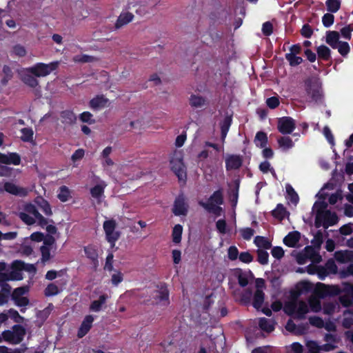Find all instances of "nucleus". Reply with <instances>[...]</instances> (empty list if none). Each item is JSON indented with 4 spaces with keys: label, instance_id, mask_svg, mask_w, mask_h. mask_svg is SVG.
<instances>
[{
    "label": "nucleus",
    "instance_id": "f257e3e1",
    "mask_svg": "<svg viewBox=\"0 0 353 353\" xmlns=\"http://www.w3.org/2000/svg\"><path fill=\"white\" fill-rule=\"evenodd\" d=\"M149 299L144 301L145 304L168 306L170 304L169 290L165 283L157 285L154 290H147Z\"/></svg>",
    "mask_w": 353,
    "mask_h": 353
},
{
    "label": "nucleus",
    "instance_id": "f03ea898",
    "mask_svg": "<svg viewBox=\"0 0 353 353\" xmlns=\"http://www.w3.org/2000/svg\"><path fill=\"white\" fill-rule=\"evenodd\" d=\"M305 90L312 101L321 104L323 101L321 83L318 79L310 77L304 81Z\"/></svg>",
    "mask_w": 353,
    "mask_h": 353
},
{
    "label": "nucleus",
    "instance_id": "7ed1b4c3",
    "mask_svg": "<svg viewBox=\"0 0 353 353\" xmlns=\"http://www.w3.org/2000/svg\"><path fill=\"white\" fill-rule=\"evenodd\" d=\"M26 334L25 327L20 325H14L12 330H6L3 332V341L12 345H17L21 343Z\"/></svg>",
    "mask_w": 353,
    "mask_h": 353
},
{
    "label": "nucleus",
    "instance_id": "20e7f679",
    "mask_svg": "<svg viewBox=\"0 0 353 353\" xmlns=\"http://www.w3.org/2000/svg\"><path fill=\"white\" fill-rule=\"evenodd\" d=\"M117 223L115 219L106 220L103 223L106 241L114 248L116 242L119 239L121 232L116 230Z\"/></svg>",
    "mask_w": 353,
    "mask_h": 353
},
{
    "label": "nucleus",
    "instance_id": "39448f33",
    "mask_svg": "<svg viewBox=\"0 0 353 353\" xmlns=\"http://www.w3.org/2000/svg\"><path fill=\"white\" fill-rule=\"evenodd\" d=\"M57 61L51 62L48 64L37 63L33 66L28 68V71L37 77H46L55 70L58 67Z\"/></svg>",
    "mask_w": 353,
    "mask_h": 353
},
{
    "label": "nucleus",
    "instance_id": "423d86ee",
    "mask_svg": "<svg viewBox=\"0 0 353 353\" xmlns=\"http://www.w3.org/2000/svg\"><path fill=\"white\" fill-rule=\"evenodd\" d=\"M170 168L178 177L179 181H185L187 173L181 154H174L170 160Z\"/></svg>",
    "mask_w": 353,
    "mask_h": 353
},
{
    "label": "nucleus",
    "instance_id": "0eeeda50",
    "mask_svg": "<svg viewBox=\"0 0 353 353\" xmlns=\"http://www.w3.org/2000/svg\"><path fill=\"white\" fill-rule=\"evenodd\" d=\"M295 128V120L291 117H283L278 119L277 129L282 134H290Z\"/></svg>",
    "mask_w": 353,
    "mask_h": 353
},
{
    "label": "nucleus",
    "instance_id": "6e6552de",
    "mask_svg": "<svg viewBox=\"0 0 353 353\" xmlns=\"http://www.w3.org/2000/svg\"><path fill=\"white\" fill-rule=\"evenodd\" d=\"M188 211V205L185 202V198L183 194H180L174 200L172 212L176 216H185Z\"/></svg>",
    "mask_w": 353,
    "mask_h": 353
},
{
    "label": "nucleus",
    "instance_id": "1a4fd4ad",
    "mask_svg": "<svg viewBox=\"0 0 353 353\" xmlns=\"http://www.w3.org/2000/svg\"><path fill=\"white\" fill-rule=\"evenodd\" d=\"M243 157L239 154H229L226 157L225 169L227 171L239 169L243 164Z\"/></svg>",
    "mask_w": 353,
    "mask_h": 353
},
{
    "label": "nucleus",
    "instance_id": "9d476101",
    "mask_svg": "<svg viewBox=\"0 0 353 353\" xmlns=\"http://www.w3.org/2000/svg\"><path fill=\"white\" fill-rule=\"evenodd\" d=\"M339 221L338 216L335 212H332L330 210H325L320 219L319 228L323 226L325 229L328 227L335 225Z\"/></svg>",
    "mask_w": 353,
    "mask_h": 353
},
{
    "label": "nucleus",
    "instance_id": "9b49d317",
    "mask_svg": "<svg viewBox=\"0 0 353 353\" xmlns=\"http://www.w3.org/2000/svg\"><path fill=\"white\" fill-rule=\"evenodd\" d=\"M3 189L6 192L12 195L21 197H25L28 194L26 188L17 186L12 182H6L3 185Z\"/></svg>",
    "mask_w": 353,
    "mask_h": 353
},
{
    "label": "nucleus",
    "instance_id": "f8f14e48",
    "mask_svg": "<svg viewBox=\"0 0 353 353\" xmlns=\"http://www.w3.org/2000/svg\"><path fill=\"white\" fill-rule=\"evenodd\" d=\"M24 263L21 261H14L12 263L13 270L8 273L9 281H21L23 279L22 274L20 270L24 268Z\"/></svg>",
    "mask_w": 353,
    "mask_h": 353
},
{
    "label": "nucleus",
    "instance_id": "ddd939ff",
    "mask_svg": "<svg viewBox=\"0 0 353 353\" xmlns=\"http://www.w3.org/2000/svg\"><path fill=\"white\" fill-rule=\"evenodd\" d=\"M93 321L94 318L92 315H87L84 318L77 332L79 338H82L88 334L92 327Z\"/></svg>",
    "mask_w": 353,
    "mask_h": 353
},
{
    "label": "nucleus",
    "instance_id": "4468645a",
    "mask_svg": "<svg viewBox=\"0 0 353 353\" xmlns=\"http://www.w3.org/2000/svg\"><path fill=\"white\" fill-rule=\"evenodd\" d=\"M301 239L299 231L289 232L283 239V243L289 248H294Z\"/></svg>",
    "mask_w": 353,
    "mask_h": 353
},
{
    "label": "nucleus",
    "instance_id": "2eb2a0df",
    "mask_svg": "<svg viewBox=\"0 0 353 353\" xmlns=\"http://www.w3.org/2000/svg\"><path fill=\"white\" fill-rule=\"evenodd\" d=\"M232 123V115H226L220 122L221 139L223 142L227 137L228 132Z\"/></svg>",
    "mask_w": 353,
    "mask_h": 353
},
{
    "label": "nucleus",
    "instance_id": "dca6fc26",
    "mask_svg": "<svg viewBox=\"0 0 353 353\" xmlns=\"http://www.w3.org/2000/svg\"><path fill=\"white\" fill-rule=\"evenodd\" d=\"M336 260L342 263L353 262V250H340L335 252Z\"/></svg>",
    "mask_w": 353,
    "mask_h": 353
},
{
    "label": "nucleus",
    "instance_id": "f3484780",
    "mask_svg": "<svg viewBox=\"0 0 353 353\" xmlns=\"http://www.w3.org/2000/svg\"><path fill=\"white\" fill-rule=\"evenodd\" d=\"M60 119L62 123L68 125H73L76 123L77 117L73 111L70 110H63L60 113Z\"/></svg>",
    "mask_w": 353,
    "mask_h": 353
},
{
    "label": "nucleus",
    "instance_id": "a211bd4d",
    "mask_svg": "<svg viewBox=\"0 0 353 353\" xmlns=\"http://www.w3.org/2000/svg\"><path fill=\"white\" fill-rule=\"evenodd\" d=\"M248 273L252 274L251 271L248 272L243 271L240 268H236L234 270V276L237 279L240 286L245 287L248 285Z\"/></svg>",
    "mask_w": 353,
    "mask_h": 353
},
{
    "label": "nucleus",
    "instance_id": "6ab92c4d",
    "mask_svg": "<svg viewBox=\"0 0 353 353\" xmlns=\"http://www.w3.org/2000/svg\"><path fill=\"white\" fill-rule=\"evenodd\" d=\"M314 207L316 208L314 225L316 228H319L320 225L319 222L320 221L321 215L327 210V203L325 201H316Z\"/></svg>",
    "mask_w": 353,
    "mask_h": 353
},
{
    "label": "nucleus",
    "instance_id": "aec40b11",
    "mask_svg": "<svg viewBox=\"0 0 353 353\" xmlns=\"http://www.w3.org/2000/svg\"><path fill=\"white\" fill-rule=\"evenodd\" d=\"M199 205L203 208L208 212L212 213L216 216H221L223 212V208L220 206L221 205H212V203H205L203 201H199Z\"/></svg>",
    "mask_w": 353,
    "mask_h": 353
},
{
    "label": "nucleus",
    "instance_id": "412c9836",
    "mask_svg": "<svg viewBox=\"0 0 353 353\" xmlns=\"http://www.w3.org/2000/svg\"><path fill=\"white\" fill-rule=\"evenodd\" d=\"M189 103L193 108H201L206 105V99L201 95L192 94L189 98Z\"/></svg>",
    "mask_w": 353,
    "mask_h": 353
},
{
    "label": "nucleus",
    "instance_id": "4be33fe9",
    "mask_svg": "<svg viewBox=\"0 0 353 353\" xmlns=\"http://www.w3.org/2000/svg\"><path fill=\"white\" fill-rule=\"evenodd\" d=\"M259 326L261 330L270 333L274 330L275 322L272 319L263 317L259 319Z\"/></svg>",
    "mask_w": 353,
    "mask_h": 353
},
{
    "label": "nucleus",
    "instance_id": "5701e85b",
    "mask_svg": "<svg viewBox=\"0 0 353 353\" xmlns=\"http://www.w3.org/2000/svg\"><path fill=\"white\" fill-rule=\"evenodd\" d=\"M205 203H212V205H223L224 203L223 190L219 189L214 191L209 197Z\"/></svg>",
    "mask_w": 353,
    "mask_h": 353
},
{
    "label": "nucleus",
    "instance_id": "b1692460",
    "mask_svg": "<svg viewBox=\"0 0 353 353\" xmlns=\"http://www.w3.org/2000/svg\"><path fill=\"white\" fill-rule=\"evenodd\" d=\"M108 299V296L106 294L100 295L98 300H94L91 303L90 310L95 312L101 311Z\"/></svg>",
    "mask_w": 353,
    "mask_h": 353
},
{
    "label": "nucleus",
    "instance_id": "393cba45",
    "mask_svg": "<svg viewBox=\"0 0 353 353\" xmlns=\"http://www.w3.org/2000/svg\"><path fill=\"white\" fill-rule=\"evenodd\" d=\"M108 102V99L103 95H97L90 100V106L92 109L102 108L107 105Z\"/></svg>",
    "mask_w": 353,
    "mask_h": 353
},
{
    "label": "nucleus",
    "instance_id": "a878e982",
    "mask_svg": "<svg viewBox=\"0 0 353 353\" xmlns=\"http://www.w3.org/2000/svg\"><path fill=\"white\" fill-rule=\"evenodd\" d=\"M240 181L239 180L234 181V186L229 190L228 195L230 203L232 206H236L238 198H239V190Z\"/></svg>",
    "mask_w": 353,
    "mask_h": 353
},
{
    "label": "nucleus",
    "instance_id": "bb28decb",
    "mask_svg": "<svg viewBox=\"0 0 353 353\" xmlns=\"http://www.w3.org/2000/svg\"><path fill=\"white\" fill-rule=\"evenodd\" d=\"M339 34L336 31H327L326 33V43L333 49H336L339 46Z\"/></svg>",
    "mask_w": 353,
    "mask_h": 353
},
{
    "label": "nucleus",
    "instance_id": "cd10ccee",
    "mask_svg": "<svg viewBox=\"0 0 353 353\" xmlns=\"http://www.w3.org/2000/svg\"><path fill=\"white\" fill-rule=\"evenodd\" d=\"M289 214V212L287 211L286 208L281 203L277 204L276 208L272 211V215L281 221Z\"/></svg>",
    "mask_w": 353,
    "mask_h": 353
},
{
    "label": "nucleus",
    "instance_id": "c85d7f7f",
    "mask_svg": "<svg viewBox=\"0 0 353 353\" xmlns=\"http://www.w3.org/2000/svg\"><path fill=\"white\" fill-rule=\"evenodd\" d=\"M264 299H265L264 292L262 290L257 289L255 291L254 297H253V301H252L253 307L254 308H256V310L260 309L263 305V303L264 302Z\"/></svg>",
    "mask_w": 353,
    "mask_h": 353
},
{
    "label": "nucleus",
    "instance_id": "c756f323",
    "mask_svg": "<svg viewBox=\"0 0 353 353\" xmlns=\"http://www.w3.org/2000/svg\"><path fill=\"white\" fill-rule=\"evenodd\" d=\"M254 141L256 147L260 148H265L268 142L267 134L263 131L256 132Z\"/></svg>",
    "mask_w": 353,
    "mask_h": 353
},
{
    "label": "nucleus",
    "instance_id": "7c9ffc66",
    "mask_svg": "<svg viewBox=\"0 0 353 353\" xmlns=\"http://www.w3.org/2000/svg\"><path fill=\"white\" fill-rule=\"evenodd\" d=\"M134 18V15L130 12L121 13L116 21L115 27L120 28L123 26L130 23Z\"/></svg>",
    "mask_w": 353,
    "mask_h": 353
},
{
    "label": "nucleus",
    "instance_id": "2f4dec72",
    "mask_svg": "<svg viewBox=\"0 0 353 353\" xmlns=\"http://www.w3.org/2000/svg\"><path fill=\"white\" fill-rule=\"evenodd\" d=\"M106 187V184L104 181H102L100 184H97L90 189V194L94 199L101 198L104 194V190Z\"/></svg>",
    "mask_w": 353,
    "mask_h": 353
},
{
    "label": "nucleus",
    "instance_id": "473e14b6",
    "mask_svg": "<svg viewBox=\"0 0 353 353\" xmlns=\"http://www.w3.org/2000/svg\"><path fill=\"white\" fill-rule=\"evenodd\" d=\"M316 52L319 58L321 59L328 61L331 58V50L325 45L319 46L316 49Z\"/></svg>",
    "mask_w": 353,
    "mask_h": 353
},
{
    "label": "nucleus",
    "instance_id": "72a5a7b5",
    "mask_svg": "<svg viewBox=\"0 0 353 353\" xmlns=\"http://www.w3.org/2000/svg\"><path fill=\"white\" fill-rule=\"evenodd\" d=\"M279 146L283 150H288L294 147V142L290 137H281L277 140Z\"/></svg>",
    "mask_w": 353,
    "mask_h": 353
},
{
    "label": "nucleus",
    "instance_id": "f704fd0d",
    "mask_svg": "<svg viewBox=\"0 0 353 353\" xmlns=\"http://www.w3.org/2000/svg\"><path fill=\"white\" fill-rule=\"evenodd\" d=\"M308 312L309 309L307 303L304 301H300L296 309V317L299 319H303Z\"/></svg>",
    "mask_w": 353,
    "mask_h": 353
},
{
    "label": "nucleus",
    "instance_id": "c9c22d12",
    "mask_svg": "<svg viewBox=\"0 0 353 353\" xmlns=\"http://www.w3.org/2000/svg\"><path fill=\"white\" fill-rule=\"evenodd\" d=\"M183 233V226L180 224L174 225L172 232V241L177 244L181 241Z\"/></svg>",
    "mask_w": 353,
    "mask_h": 353
},
{
    "label": "nucleus",
    "instance_id": "e433bc0d",
    "mask_svg": "<svg viewBox=\"0 0 353 353\" xmlns=\"http://www.w3.org/2000/svg\"><path fill=\"white\" fill-rule=\"evenodd\" d=\"M341 0H326L327 10L331 13H336L341 8Z\"/></svg>",
    "mask_w": 353,
    "mask_h": 353
},
{
    "label": "nucleus",
    "instance_id": "4c0bfd02",
    "mask_svg": "<svg viewBox=\"0 0 353 353\" xmlns=\"http://www.w3.org/2000/svg\"><path fill=\"white\" fill-rule=\"evenodd\" d=\"M254 243L258 248L268 250L272 247L271 242L267 238L261 236H257L254 239Z\"/></svg>",
    "mask_w": 353,
    "mask_h": 353
},
{
    "label": "nucleus",
    "instance_id": "58836bf2",
    "mask_svg": "<svg viewBox=\"0 0 353 353\" xmlns=\"http://www.w3.org/2000/svg\"><path fill=\"white\" fill-rule=\"evenodd\" d=\"M84 252L85 256L90 259L92 262L98 261V253L97 250L92 245H88L84 248Z\"/></svg>",
    "mask_w": 353,
    "mask_h": 353
},
{
    "label": "nucleus",
    "instance_id": "ea45409f",
    "mask_svg": "<svg viewBox=\"0 0 353 353\" xmlns=\"http://www.w3.org/2000/svg\"><path fill=\"white\" fill-rule=\"evenodd\" d=\"M285 58L291 67L297 66L303 61L302 57L289 53L285 54Z\"/></svg>",
    "mask_w": 353,
    "mask_h": 353
},
{
    "label": "nucleus",
    "instance_id": "a19ab883",
    "mask_svg": "<svg viewBox=\"0 0 353 353\" xmlns=\"http://www.w3.org/2000/svg\"><path fill=\"white\" fill-rule=\"evenodd\" d=\"M286 192L292 203L296 205L299 201L298 194L290 184L286 185Z\"/></svg>",
    "mask_w": 353,
    "mask_h": 353
},
{
    "label": "nucleus",
    "instance_id": "79ce46f5",
    "mask_svg": "<svg viewBox=\"0 0 353 353\" xmlns=\"http://www.w3.org/2000/svg\"><path fill=\"white\" fill-rule=\"evenodd\" d=\"M57 197L61 202H66L68 201L71 197L69 188L65 185L60 187Z\"/></svg>",
    "mask_w": 353,
    "mask_h": 353
},
{
    "label": "nucleus",
    "instance_id": "37998d69",
    "mask_svg": "<svg viewBox=\"0 0 353 353\" xmlns=\"http://www.w3.org/2000/svg\"><path fill=\"white\" fill-rule=\"evenodd\" d=\"M23 82L30 88H34L39 85L38 80L33 74H24L22 77Z\"/></svg>",
    "mask_w": 353,
    "mask_h": 353
},
{
    "label": "nucleus",
    "instance_id": "c03bdc74",
    "mask_svg": "<svg viewBox=\"0 0 353 353\" xmlns=\"http://www.w3.org/2000/svg\"><path fill=\"white\" fill-rule=\"evenodd\" d=\"M21 139L24 142H30L33 140L34 132L31 128H23L21 130Z\"/></svg>",
    "mask_w": 353,
    "mask_h": 353
},
{
    "label": "nucleus",
    "instance_id": "a18cd8bd",
    "mask_svg": "<svg viewBox=\"0 0 353 353\" xmlns=\"http://www.w3.org/2000/svg\"><path fill=\"white\" fill-rule=\"evenodd\" d=\"M60 292L58 286L54 283H51L47 285L44 290V294L46 296H52L57 295Z\"/></svg>",
    "mask_w": 353,
    "mask_h": 353
},
{
    "label": "nucleus",
    "instance_id": "49530a36",
    "mask_svg": "<svg viewBox=\"0 0 353 353\" xmlns=\"http://www.w3.org/2000/svg\"><path fill=\"white\" fill-rule=\"evenodd\" d=\"M8 313L9 317L12 320H13V321L14 323H22L25 320L24 317L21 316L19 314V312L13 308H10V310H8Z\"/></svg>",
    "mask_w": 353,
    "mask_h": 353
},
{
    "label": "nucleus",
    "instance_id": "de8ad7c7",
    "mask_svg": "<svg viewBox=\"0 0 353 353\" xmlns=\"http://www.w3.org/2000/svg\"><path fill=\"white\" fill-rule=\"evenodd\" d=\"M269 254L267 251L259 249L257 250V261L261 265H266L268 263Z\"/></svg>",
    "mask_w": 353,
    "mask_h": 353
},
{
    "label": "nucleus",
    "instance_id": "09e8293b",
    "mask_svg": "<svg viewBox=\"0 0 353 353\" xmlns=\"http://www.w3.org/2000/svg\"><path fill=\"white\" fill-rule=\"evenodd\" d=\"M241 237L246 241H249L254 236L255 231L251 228H243L239 230Z\"/></svg>",
    "mask_w": 353,
    "mask_h": 353
},
{
    "label": "nucleus",
    "instance_id": "8fccbe9b",
    "mask_svg": "<svg viewBox=\"0 0 353 353\" xmlns=\"http://www.w3.org/2000/svg\"><path fill=\"white\" fill-rule=\"evenodd\" d=\"M336 49H338L339 52L343 57H345L350 50V45L346 41H340L339 43V46H337Z\"/></svg>",
    "mask_w": 353,
    "mask_h": 353
},
{
    "label": "nucleus",
    "instance_id": "3c124183",
    "mask_svg": "<svg viewBox=\"0 0 353 353\" xmlns=\"http://www.w3.org/2000/svg\"><path fill=\"white\" fill-rule=\"evenodd\" d=\"M18 216L20 218V219L28 225H32L35 223V218L31 216L30 215L28 214V213L26 212H19Z\"/></svg>",
    "mask_w": 353,
    "mask_h": 353
},
{
    "label": "nucleus",
    "instance_id": "603ef678",
    "mask_svg": "<svg viewBox=\"0 0 353 353\" xmlns=\"http://www.w3.org/2000/svg\"><path fill=\"white\" fill-rule=\"evenodd\" d=\"M8 165H18L21 163V157L17 152H10L8 154Z\"/></svg>",
    "mask_w": 353,
    "mask_h": 353
},
{
    "label": "nucleus",
    "instance_id": "864d4df0",
    "mask_svg": "<svg viewBox=\"0 0 353 353\" xmlns=\"http://www.w3.org/2000/svg\"><path fill=\"white\" fill-rule=\"evenodd\" d=\"M306 347L307 348V353H319L321 351V345L314 341H309L306 343Z\"/></svg>",
    "mask_w": 353,
    "mask_h": 353
},
{
    "label": "nucleus",
    "instance_id": "5fc2aeb1",
    "mask_svg": "<svg viewBox=\"0 0 353 353\" xmlns=\"http://www.w3.org/2000/svg\"><path fill=\"white\" fill-rule=\"evenodd\" d=\"M334 21V16L332 14V13H325L322 17V23L323 25L325 28L330 27Z\"/></svg>",
    "mask_w": 353,
    "mask_h": 353
},
{
    "label": "nucleus",
    "instance_id": "6e6d98bb",
    "mask_svg": "<svg viewBox=\"0 0 353 353\" xmlns=\"http://www.w3.org/2000/svg\"><path fill=\"white\" fill-rule=\"evenodd\" d=\"M339 301L341 304L345 307H349L353 305V299L350 295L343 294L339 296Z\"/></svg>",
    "mask_w": 353,
    "mask_h": 353
},
{
    "label": "nucleus",
    "instance_id": "4d7b16f0",
    "mask_svg": "<svg viewBox=\"0 0 353 353\" xmlns=\"http://www.w3.org/2000/svg\"><path fill=\"white\" fill-rule=\"evenodd\" d=\"M40 251L41 253V261L45 263L50 259V249L48 246L42 245L40 248Z\"/></svg>",
    "mask_w": 353,
    "mask_h": 353
},
{
    "label": "nucleus",
    "instance_id": "13d9d810",
    "mask_svg": "<svg viewBox=\"0 0 353 353\" xmlns=\"http://www.w3.org/2000/svg\"><path fill=\"white\" fill-rule=\"evenodd\" d=\"M27 291V287H19L15 288L11 294L12 299L14 301L18 298L22 297Z\"/></svg>",
    "mask_w": 353,
    "mask_h": 353
},
{
    "label": "nucleus",
    "instance_id": "bf43d9fd",
    "mask_svg": "<svg viewBox=\"0 0 353 353\" xmlns=\"http://www.w3.org/2000/svg\"><path fill=\"white\" fill-rule=\"evenodd\" d=\"M266 105L270 109H275L276 108L279 104L280 101L279 99V97H271L266 99Z\"/></svg>",
    "mask_w": 353,
    "mask_h": 353
},
{
    "label": "nucleus",
    "instance_id": "052dcab7",
    "mask_svg": "<svg viewBox=\"0 0 353 353\" xmlns=\"http://www.w3.org/2000/svg\"><path fill=\"white\" fill-rule=\"evenodd\" d=\"M39 208L46 216H51L52 214L51 206L48 201H47L46 200L43 199L40 203Z\"/></svg>",
    "mask_w": 353,
    "mask_h": 353
},
{
    "label": "nucleus",
    "instance_id": "680f3d73",
    "mask_svg": "<svg viewBox=\"0 0 353 353\" xmlns=\"http://www.w3.org/2000/svg\"><path fill=\"white\" fill-rule=\"evenodd\" d=\"M323 242V236L321 230H318L315 234L314 239L312 240V243L315 247H320Z\"/></svg>",
    "mask_w": 353,
    "mask_h": 353
},
{
    "label": "nucleus",
    "instance_id": "e2e57ef3",
    "mask_svg": "<svg viewBox=\"0 0 353 353\" xmlns=\"http://www.w3.org/2000/svg\"><path fill=\"white\" fill-rule=\"evenodd\" d=\"M309 305L312 311L318 312L321 310V301L317 299H310L309 300Z\"/></svg>",
    "mask_w": 353,
    "mask_h": 353
},
{
    "label": "nucleus",
    "instance_id": "0e129e2a",
    "mask_svg": "<svg viewBox=\"0 0 353 353\" xmlns=\"http://www.w3.org/2000/svg\"><path fill=\"white\" fill-rule=\"evenodd\" d=\"M92 114L90 112H83L80 114L79 119L83 123L89 124L94 123V119H92Z\"/></svg>",
    "mask_w": 353,
    "mask_h": 353
},
{
    "label": "nucleus",
    "instance_id": "69168bd1",
    "mask_svg": "<svg viewBox=\"0 0 353 353\" xmlns=\"http://www.w3.org/2000/svg\"><path fill=\"white\" fill-rule=\"evenodd\" d=\"M301 34L303 37L309 39L313 34V29L309 24H304L301 30Z\"/></svg>",
    "mask_w": 353,
    "mask_h": 353
},
{
    "label": "nucleus",
    "instance_id": "338daca9",
    "mask_svg": "<svg viewBox=\"0 0 353 353\" xmlns=\"http://www.w3.org/2000/svg\"><path fill=\"white\" fill-rule=\"evenodd\" d=\"M239 250L234 245H232L228 248V259L231 261H234L237 259L238 256H239Z\"/></svg>",
    "mask_w": 353,
    "mask_h": 353
},
{
    "label": "nucleus",
    "instance_id": "774afa93",
    "mask_svg": "<svg viewBox=\"0 0 353 353\" xmlns=\"http://www.w3.org/2000/svg\"><path fill=\"white\" fill-rule=\"evenodd\" d=\"M352 31H353V25L349 24L341 30V33L343 38H345L347 40H350L351 36H352L351 32Z\"/></svg>",
    "mask_w": 353,
    "mask_h": 353
}]
</instances>
